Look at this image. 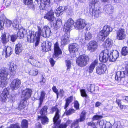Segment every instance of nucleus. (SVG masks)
<instances>
[{"label": "nucleus", "mask_w": 128, "mask_h": 128, "mask_svg": "<svg viewBox=\"0 0 128 128\" xmlns=\"http://www.w3.org/2000/svg\"><path fill=\"white\" fill-rule=\"evenodd\" d=\"M78 45L76 43L71 44L69 45V50L71 53H75L78 51Z\"/></svg>", "instance_id": "nucleus-16"}, {"label": "nucleus", "mask_w": 128, "mask_h": 128, "mask_svg": "<svg viewBox=\"0 0 128 128\" xmlns=\"http://www.w3.org/2000/svg\"><path fill=\"white\" fill-rule=\"evenodd\" d=\"M98 44L97 42L95 41H90L88 45V50L90 52L94 51L97 49Z\"/></svg>", "instance_id": "nucleus-9"}, {"label": "nucleus", "mask_w": 128, "mask_h": 128, "mask_svg": "<svg viewBox=\"0 0 128 128\" xmlns=\"http://www.w3.org/2000/svg\"><path fill=\"white\" fill-rule=\"evenodd\" d=\"M86 112L85 111H82L81 114L80 120H77L75 121L72 124L71 127H73L74 126L78 124L79 121L82 122L84 121L86 118Z\"/></svg>", "instance_id": "nucleus-14"}, {"label": "nucleus", "mask_w": 128, "mask_h": 128, "mask_svg": "<svg viewBox=\"0 0 128 128\" xmlns=\"http://www.w3.org/2000/svg\"><path fill=\"white\" fill-rule=\"evenodd\" d=\"M80 92L81 96L83 97H85V100L87 101L88 100H89V97L87 96L86 93V91L84 89L80 90Z\"/></svg>", "instance_id": "nucleus-42"}, {"label": "nucleus", "mask_w": 128, "mask_h": 128, "mask_svg": "<svg viewBox=\"0 0 128 128\" xmlns=\"http://www.w3.org/2000/svg\"><path fill=\"white\" fill-rule=\"evenodd\" d=\"M73 98L72 96H71L68 98L66 100V103L64 107V109H66L67 107H68L69 104L72 102L73 100Z\"/></svg>", "instance_id": "nucleus-41"}, {"label": "nucleus", "mask_w": 128, "mask_h": 128, "mask_svg": "<svg viewBox=\"0 0 128 128\" xmlns=\"http://www.w3.org/2000/svg\"><path fill=\"white\" fill-rule=\"evenodd\" d=\"M100 10L94 8V7H91L89 9V12H84V14L88 16H94V17L98 18L100 15Z\"/></svg>", "instance_id": "nucleus-5"}, {"label": "nucleus", "mask_w": 128, "mask_h": 128, "mask_svg": "<svg viewBox=\"0 0 128 128\" xmlns=\"http://www.w3.org/2000/svg\"><path fill=\"white\" fill-rule=\"evenodd\" d=\"M26 30L23 28H22L18 31L16 36L18 38H22L24 37V35L26 34Z\"/></svg>", "instance_id": "nucleus-28"}, {"label": "nucleus", "mask_w": 128, "mask_h": 128, "mask_svg": "<svg viewBox=\"0 0 128 128\" xmlns=\"http://www.w3.org/2000/svg\"><path fill=\"white\" fill-rule=\"evenodd\" d=\"M10 36V40L13 42L16 40L17 39V37H18L17 36L15 35H12Z\"/></svg>", "instance_id": "nucleus-55"}, {"label": "nucleus", "mask_w": 128, "mask_h": 128, "mask_svg": "<svg viewBox=\"0 0 128 128\" xmlns=\"http://www.w3.org/2000/svg\"><path fill=\"white\" fill-rule=\"evenodd\" d=\"M74 107L76 110L78 109L79 108V104L78 102L77 101H76L74 102Z\"/></svg>", "instance_id": "nucleus-57"}, {"label": "nucleus", "mask_w": 128, "mask_h": 128, "mask_svg": "<svg viewBox=\"0 0 128 128\" xmlns=\"http://www.w3.org/2000/svg\"><path fill=\"white\" fill-rule=\"evenodd\" d=\"M110 51L107 49L102 51L100 54L99 59L100 61L104 62H107L108 59L110 60L109 54H110Z\"/></svg>", "instance_id": "nucleus-4"}, {"label": "nucleus", "mask_w": 128, "mask_h": 128, "mask_svg": "<svg viewBox=\"0 0 128 128\" xmlns=\"http://www.w3.org/2000/svg\"><path fill=\"white\" fill-rule=\"evenodd\" d=\"M99 0H90V3L91 4V7H94L95 5H96L99 2Z\"/></svg>", "instance_id": "nucleus-53"}, {"label": "nucleus", "mask_w": 128, "mask_h": 128, "mask_svg": "<svg viewBox=\"0 0 128 128\" xmlns=\"http://www.w3.org/2000/svg\"><path fill=\"white\" fill-rule=\"evenodd\" d=\"M67 9V7L65 6H60L56 9L55 12L56 16H58L62 14V12L64 11Z\"/></svg>", "instance_id": "nucleus-24"}, {"label": "nucleus", "mask_w": 128, "mask_h": 128, "mask_svg": "<svg viewBox=\"0 0 128 128\" xmlns=\"http://www.w3.org/2000/svg\"><path fill=\"white\" fill-rule=\"evenodd\" d=\"M69 36L66 33L62 36L61 43L62 44H66L68 43L69 41Z\"/></svg>", "instance_id": "nucleus-26"}, {"label": "nucleus", "mask_w": 128, "mask_h": 128, "mask_svg": "<svg viewBox=\"0 0 128 128\" xmlns=\"http://www.w3.org/2000/svg\"><path fill=\"white\" fill-rule=\"evenodd\" d=\"M23 2L25 5L28 6L29 7L32 8L34 6L32 0H23Z\"/></svg>", "instance_id": "nucleus-34"}, {"label": "nucleus", "mask_w": 128, "mask_h": 128, "mask_svg": "<svg viewBox=\"0 0 128 128\" xmlns=\"http://www.w3.org/2000/svg\"><path fill=\"white\" fill-rule=\"evenodd\" d=\"M13 27L17 28L19 26V22L16 19L14 20L12 22Z\"/></svg>", "instance_id": "nucleus-49"}, {"label": "nucleus", "mask_w": 128, "mask_h": 128, "mask_svg": "<svg viewBox=\"0 0 128 128\" xmlns=\"http://www.w3.org/2000/svg\"><path fill=\"white\" fill-rule=\"evenodd\" d=\"M52 0H42L39 6L40 9H46L47 7L50 6Z\"/></svg>", "instance_id": "nucleus-17"}, {"label": "nucleus", "mask_w": 128, "mask_h": 128, "mask_svg": "<svg viewBox=\"0 0 128 128\" xmlns=\"http://www.w3.org/2000/svg\"><path fill=\"white\" fill-rule=\"evenodd\" d=\"M38 73V70L37 69L32 70L29 72V74L31 75L36 76Z\"/></svg>", "instance_id": "nucleus-52"}, {"label": "nucleus", "mask_w": 128, "mask_h": 128, "mask_svg": "<svg viewBox=\"0 0 128 128\" xmlns=\"http://www.w3.org/2000/svg\"><path fill=\"white\" fill-rule=\"evenodd\" d=\"M54 110H56V112L55 115L53 118V121L54 124L56 125L60 123V122L58 121V120L60 118V111L58 108H52V111H53Z\"/></svg>", "instance_id": "nucleus-10"}, {"label": "nucleus", "mask_w": 128, "mask_h": 128, "mask_svg": "<svg viewBox=\"0 0 128 128\" xmlns=\"http://www.w3.org/2000/svg\"><path fill=\"white\" fill-rule=\"evenodd\" d=\"M86 25L85 20L81 18L78 19L74 25L76 28L78 29H83Z\"/></svg>", "instance_id": "nucleus-7"}, {"label": "nucleus", "mask_w": 128, "mask_h": 128, "mask_svg": "<svg viewBox=\"0 0 128 128\" xmlns=\"http://www.w3.org/2000/svg\"><path fill=\"white\" fill-rule=\"evenodd\" d=\"M38 32L37 34V38L35 41V46H36L38 45L40 42V36H42L44 37H49L50 35V30L49 27L48 26L40 27L37 26Z\"/></svg>", "instance_id": "nucleus-1"}, {"label": "nucleus", "mask_w": 128, "mask_h": 128, "mask_svg": "<svg viewBox=\"0 0 128 128\" xmlns=\"http://www.w3.org/2000/svg\"><path fill=\"white\" fill-rule=\"evenodd\" d=\"M126 33L124 30L122 28H120L117 32L116 38L119 40H122L125 38Z\"/></svg>", "instance_id": "nucleus-15"}, {"label": "nucleus", "mask_w": 128, "mask_h": 128, "mask_svg": "<svg viewBox=\"0 0 128 128\" xmlns=\"http://www.w3.org/2000/svg\"><path fill=\"white\" fill-rule=\"evenodd\" d=\"M122 54L124 56L128 54V48L126 47H123L122 49Z\"/></svg>", "instance_id": "nucleus-47"}, {"label": "nucleus", "mask_w": 128, "mask_h": 128, "mask_svg": "<svg viewBox=\"0 0 128 128\" xmlns=\"http://www.w3.org/2000/svg\"><path fill=\"white\" fill-rule=\"evenodd\" d=\"M2 42L4 44H5L9 40V37L7 38L6 37V35L5 34H3L2 36Z\"/></svg>", "instance_id": "nucleus-50"}, {"label": "nucleus", "mask_w": 128, "mask_h": 128, "mask_svg": "<svg viewBox=\"0 0 128 128\" xmlns=\"http://www.w3.org/2000/svg\"><path fill=\"white\" fill-rule=\"evenodd\" d=\"M54 54L53 56L54 57H58V55L62 54V51L60 48L58 44L56 42L54 44Z\"/></svg>", "instance_id": "nucleus-22"}, {"label": "nucleus", "mask_w": 128, "mask_h": 128, "mask_svg": "<svg viewBox=\"0 0 128 128\" xmlns=\"http://www.w3.org/2000/svg\"><path fill=\"white\" fill-rule=\"evenodd\" d=\"M106 69V65L101 64L98 67H96V73L99 74H101L104 73Z\"/></svg>", "instance_id": "nucleus-18"}, {"label": "nucleus", "mask_w": 128, "mask_h": 128, "mask_svg": "<svg viewBox=\"0 0 128 128\" xmlns=\"http://www.w3.org/2000/svg\"><path fill=\"white\" fill-rule=\"evenodd\" d=\"M21 85L20 80L18 79L14 80L12 82L10 86L12 90H16L19 88Z\"/></svg>", "instance_id": "nucleus-13"}, {"label": "nucleus", "mask_w": 128, "mask_h": 128, "mask_svg": "<svg viewBox=\"0 0 128 128\" xmlns=\"http://www.w3.org/2000/svg\"><path fill=\"white\" fill-rule=\"evenodd\" d=\"M8 88H4L0 95L1 100L2 102H4L6 101L9 95Z\"/></svg>", "instance_id": "nucleus-19"}, {"label": "nucleus", "mask_w": 128, "mask_h": 128, "mask_svg": "<svg viewBox=\"0 0 128 128\" xmlns=\"http://www.w3.org/2000/svg\"><path fill=\"white\" fill-rule=\"evenodd\" d=\"M4 26V23L3 22L0 20V30H2L3 29Z\"/></svg>", "instance_id": "nucleus-60"}, {"label": "nucleus", "mask_w": 128, "mask_h": 128, "mask_svg": "<svg viewBox=\"0 0 128 128\" xmlns=\"http://www.w3.org/2000/svg\"><path fill=\"white\" fill-rule=\"evenodd\" d=\"M4 23V25L5 26L7 27H10L12 24V22L10 20L7 19H5L4 21L1 20Z\"/></svg>", "instance_id": "nucleus-44"}, {"label": "nucleus", "mask_w": 128, "mask_h": 128, "mask_svg": "<svg viewBox=\"0 0 128 128\" xmlns=\"http://www.w3.org/2000/svg\"><path fill=\"white\" fill-rule=\"evenodd\" d=\"M67 68L66 69L67 71H68L70 70V69L71 68L72 63L70 60H66V61Z\"/></svg>", "instance_id": "nucleus-51"}, {"label": "nucleus", "mask_w": 128, "mask_h": 128, "mask_svg": "<svg viewBox=\"0 0 128 128\" xmlns=\"http://www.w3.org/2000/svg\"><path fill=\"white\" fill-rule=\"evenodd\" d=\"M28 122L26 120H23L21 122L22 128H28Z\"/></svg>", "instance_id": "nucleus-43"}, {"label": "nucleus", "mask_w": 128, "mask_h": 128, "mask_svg": "<svg viewBox=\"0 0 128 128\" xmlns=\"http://www.w3.org/2000/svg\"><path fill=\"white\" fill-rule=\"evenodd\" d=\"M53 24L55 28H58L62 24L61 21L60 20H56V23H54Z\"/></svg>", "instance_id": "nucleus-48"}, {"label": "nucleus", "mask_w": 128, "mask_h": 128, "mask_svg": "<svg viewBox=\"0 0 128 128\" xmlns=\"http://www.w3.org/2000/svg\"><path fill=\"white\" fill-rule=\"evenodd\" d=\"M51 47V42L47 40L42 43L41 47L42 50L44 52H46L50 50Z\"/></svg>", "instance_id": "nucleus-6"}, {"label": "nucleus", "mask_w": 128, "mask_h": 128, "mask_svg": "<svg viewBox=\"0 0 128 128\" xmlns=\"http://www.w3.org/2000/svg\"><path fill=\"white\" fill-rule=\"evenodd\" d=\"M50 62L52 66H53L54 65L55 62L54 60L52 58H50Z\"/></svg>", "instance_id": "nucleus-64"}, {"label": "nucleus", "mask_w": 128, "mask_h": 128, "mask_svg": "<svg viewBox=\"0 0 128 128\" xmlns=\"http://www.w3.org/2000/svg\"><path fill=\"white\" fill-rule=\"evenodd\" d=\"M26 102V100H24L21 101L20 102V104L18 106V110H20L23 109L25 107Z\"/></svg>", "instance_id": "nucleus-36"}, {"label": "nucleus", "mask_w": 128, "mask_h": 128, "mask_svg": "<svg viewBox=\"0 0 128 128\" xmlns=\"http://www.w3.org/2000/svg\"><path fill=\"white\" fill-rule=\"evenodd\" d=\"M99 124L101 128H112V124L109 122L106 121L102 120L100 121Z\"/></svg>", "instance_id": "nucleus-25"}, {"label": "nucleus", "mask_w": 128, "mask_h": 128, "mask_svg": "<svg viewBox=\"0 0 128 128\" xmlns=\"http://www.w3.org/2000/svg\"><path fill=\"white\" fill-rule=\"evenodd\" d=\"M112 7L111 6H110L109 7V8H108L107 9V10L108 12V13L110 14L112 13Z\"/></svg>", "instance_id": "nucleus-63"}, {"label": "nucleus", "mask_w": 128, "mask_h": 128, "mask_svg": "<svg viewBox=\"0 0 128 128\" xmlns=\"http://www.w3.org/2000/svg\"><path fill=\"white\" fill-rule=\"evenodd\" d=\"M22 50V44L18 43L16 45L15 52L16 54H19Z\"/></svg>", "instance_id": "nucleus-32"}, {"label": "nucleus", "mask_w": 128, "mask_h": 128, "mask_svg": "<svg viewBox=\"0 0 128 128\" xmlns=\"http://www.w3.org/2000/svg\"><path fill=\"white\" fill-rule=\"evenodd\" d=\"M38 118L41 119L42 123V124H47L48 122V119L46 116H38Z\"/></svg>", "instance_id": "nucleus-33"}, {"label": "nucleus", "mask_w": 128, "mask_h": 128, "mask_svg": "<svg viewBox=\"0 0 128 128\" xmlns=\"http://www.w3.org/2000/svg\"><path fill=\"white\" fill-rule=\"evenodd\" d=\"M54 12L53 10H51L46 14L44 16V18L52 22L55 20V18L54 16Z\"/></svg>", "instance_id": "nucleus-12"}, {"label": "nucleus", "mask_w": 128, "mask_h": 128, "mask_svg": "<svg viewBox=\"0 0 128 128\" xmlns=\"http://www.w3.org/2000/svg\"><path fill=\"white\" fill-rule=\"evenodd\" d=\"M92 34L89 32H86L85 34V38L86 40H90L92 38Z\"/></svg>", "instance_id": "nucleus-45"}, {"label": "nucleus", "mask_w": 128, "mask_h": 128, "mask_svg": "<svg viewBox=\"0 0 128 128\" xmlns=\"http://www.w3.org/2000/svg\"><path fill=\"white\" fill-rule=\"evenodd\" d=\"M32 94V90L31 89L26 88L23 90L22 92V97L26 100L28 99L31 96Z\"/></svg>", "instance_id": "nucleus-11"}, {"label": "nucleus", "mask_w": 128, "mask_h": 128, "mask_svg": "<svg viewBox=\"0 0 128 128\" xmlns=\"http://www.w3.org/2000/svg\"><path fill=\"white\" fill-rule=\"evenodd\" d=\"M71 122V121L68 120L66 124H60L58 128H66L67 126L70 124Z\"/></svg>", "instance_id": "nucleus-46"}, {"label": "nucleus", "mask_w": 128, "mask_h": 128, "mask_svg": "<svg viewBox=\"0 0 128 128\" xmlns=\"http://www.w3.org/2000/svg\"><path fill=\"white\" fill-rule=\"evenodd\" d=\"M88 126H92L94 128V127L96 126H95L96 124L93 122H89L88 123Z\"/></svg>", "instance_id": "nucleus-59"}, {"label": "nucleus", "mask_w": 128, "mask_h": 128, "mask_svg": "<svg viewBox=\"0 0 128 128\" xmlns=\"http://www.w3.org/2000/svg\"><path fill=\"white\" fill-rule=\"evenodd\" d=\"M89 60V57L85 55L81 56L77 58L76 62L78 65L80 67H84L88 64Z\"/></svg>", "instance_id": "nucleus-3"}, {"label": "nucleus", "mask_w": 128, "mask_h": 128, "mask_svg": "<svg viewBox=\"0 0 128 128\" xmlns=\"http://www.w3.org/2000/svg\"><path fill=\"white\" fill-rule=\"evenodd\" d=\"M12 50L10 47L5 46V48L3 49V51L2 52V55L5 56L6 58L10 56L12 54Z\"/></svg>", "instance_id": "nucleus-20"}, {"label": "nucleus", "mask_w": 128, "mask_h": 128, "mask_svg": "<svg viewBox=\"0 0 128 128\" xmlns=\"http://www.w3.org/2000/svg\"><path fill=\"white\" fill-rule=\"evenodd\" d=\"M8 128H20L19 124H12Z\"/></svg>", "instance_id": "nucleus-56"}, {"label": "nucleus", "mask_w": 128, "mask_h": 128, "mask_svg": "<svg viewBox=\"0 0 128 128\" xmlns=\"http://www.w3.org/2000/svg\"><path fill=\"white\" fill-rule=\"evenodd\" d=\"M75 110L73 109H70L68 110L65 112L66 115H69L74 112Z\"/></svg>", "instance_id": "nucleus-54"}, {"label": "nucleus", "mask_w": 128, "mask_h": 128, "mask_svg": "<svg viewBox=\"0 0 128 128\" xmlns=\"http://www.w3.org/2000/svg\"><path fill=\"white\" fill-rule=\"evenodd\" d=\"M111 53L110 52V54H109L110 61L112 62H114L118 57V52L117 50H114L111 52Z\"/></svg>", "instance_id": "nucleus-21"}, {"label": "nucleus", "mask_w": 128, "mask_h": 128, "mask_svg": "<svg viewBox=\"0 0 128 128\" xmlns=\"http://www.w3.org/2000/svg\"><path fill=\"white\" fill-rule=\"evenodd\" d=\"M112 30V28L109 26L105 25L102 30L99 32L98 35V38L101 41H104V38L108 36Z\"/></svg>", "instance_id": "nucleus-2"}, {"label": "nucleus", "mask_w": 128, "mask_h": 128, "mask_svg": "<svg viewBox=\"0 0 128 128\" xmlns=\"http://www.w3.org/2000/svg\"><path fill=\"white\" fill-rule=\"evenodd\" d=\"M102 116H99L98 115H96L94 116L93 118V119L94 120H98L100 118H102Z\"/></svg>", "instance_id": "nucleus-58"}, {"label": "nucleus", "mask_w": 128, "mask_h": 128, "mask_svg": "<svg viewBox=\"0 0 128 128\" xmlns=\"http://www.w3.org/2000/svg\"><path fill=\"white\" fill-rule=\"evenodd\" d=\"M42 80L40 81V84L42 85L45 83L46 80L45 78H44L43 75L42 76Z\"/></svg>", "instance_id": "nucleus-61"}, {"label": "nucleus", "mask_w": 128, "mask_h": 128, "mask_svg": "<svg viewBox=\"0 0 128 128\" xmlns=\"http://www.w3.org/2000/svg\"><path fill=\"white\" fill-rule=\"evenodd\" d=\"M28 62H30L32 65L36 66L39 67L41 64L39 62L35 59L32 56L29 57L28 60Z\"/></svg>", "instance_id": "nucleus-23"}, {"label": "nucleus", "mask_w": 128, "mask_h": 128, "mask_svg": "<svg viewBox=\"0 0 128 128\" xmlns=\"http://www.w3.org/2000/svg\"><path fill=\"white\" fill-rule=\"evenodd\" d=\"M98 64V60H95L92 62L89 67L88 71L90 73H92L95 66Z\"/></svg>", "instance_id": "nucleus-31"}, {"label": "nucleus", "mask_w": 128, "mask_h": 128, "mask_svg": "<svg viewBox=\"0 0 128 128\" xmlns=\"http://www.w3.org/2000/svg\"><path fill=\"white\" fill-rule=\"evenodd\" d=\"M112 41L111 39H107L104 42L105 47L106 48L111 47L112 46Z\"/></svg>", "instance_id": "nucleus-35"}, {"label": "nucleus", "mask_w": 128, "mask_h": 128, "mask_svg": "<svg viewBox=\"0 0 128 128\" xmlns=\"http://www.w3.org/2000/svg\"><path fill=\"white\" fill-rule=\"evenodd\" d=\"M48 109L47 106H44L41 109L40 113L41 116H46L47 114V110Z\"/></svg>", "instance_id": "nucleus-38"}, {"label": "nucleus", "mask_w": 128, "mask_h": 128, "mask_svg": "<svg viewBox=\"0 0 128 128\" xmlns=\"http://www.w3.org/2000/svg\"><path fill=\"white\" fill-rule=\"evenodd\" d=\"M95 85L93 84H89L87 85L88 90L92 93H93L95 90Z\"/></svg>", "instance_id": "nucleus-40"}, {"label": "nucleus", "mask_w": 128, "mask_h": 128, "mask_svg": "<svg viewBox=\"0 0 128 128\" xmlns=\"http://www.w3.org/2000/svg\"><path fill=\"white\" fill-rule=\"evenodd\" d=\"M38 33L33 32L32 33L30 34L27 36L28 41L30 42H33L35 41L36 39L37 38Z\"/></svg>", "instance_id": "nucleus-27"}, {"label": "nucleus", "mask_w": 128, "mask_h": 128, "mask_svg": "<svg viewBox=\"0 0 128 128\" xmlns=\"http://www.w3.org/2000/svg\"><path fill=\"white\" fill-rule=\"evenodd\" d=\"M52 89L56 94H58V90L55 86H53L52 88Z\"/></svg>", "instance_id": "nucleus-62"}, {"label": "nucleus", "mask_w": 128, "mask_h": 128, "mask_svg": "<svg viewBox=\"0 0 128 128\" xmlns=\"http://www.w3.org/2000/svg\"><path fill=\"white\" fill-rule=\"evenodd\" d=\"M17 66L13 62L10 63V66L9 68L10 73L12 75H14L15 73Z\"/></svg>", "instance_id": "nucleus-30"}, {"label": "nucleus", "mask_w": 128, "mask_h": 128, "mask_svg": "<svg viewBox=\"0 0 128 128\" xmlns=\"http://www.w3.org/2000/svg\"><path fill=\"white\" fill-rule=\"evenodd\" d=\"M8 74V70L7 68H3L0 70V76L2 78H7Z\"/></svg>", "instance_id": "nucleus-29"}, {"label": "nucleus", "mask_w": 128, "mask_h": 128, "mask_svg": "<svg viewBox=\"0 0 128 128\" xmlns=\"http://www.w3.org/2000/svg\"><path fill=\"white\" fill-rule=\"evenodd\" d=\"M74 24V21L71 18L69 19L67 22H66L64 25V30H65L66 32H69L70 30L72 28Z\"/></svg>", "instance_id": "nucleus-8"}, {"label": "nucleus", "mask_w": 128, "mask_h": 128, "mask_svg": "<svg viewBox=\"0 0 128 128\" xmlns=\"http://www.w3.org/2000/svg\"><path fill=\"white\" fill-rule=\"evenodd\" d=\"M46 93L44 91H42L41 92L40 97L39 98V107L41 106L43 100L45 98Z\"/></svg>", "instance_id": "nucleus-37"}, {"label": "nucleus", "mask_w": 128, "mask_h": 128, "mask_svg": "<svg viewBox=\"0 0 128 128\" xmlns=\"http://www.w3.org/2000/svg\"><path fill=\"white\" fill-rule=\"evenodd\" d=\"M8 79L7 78H2L0 81V86L3 87L6 86L7 84Z\"/></svg>", "instance_id": "nucleus-39"}]
</instances>
